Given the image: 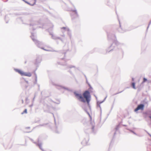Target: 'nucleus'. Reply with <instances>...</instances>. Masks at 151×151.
I'll return each mask as SVG.
<instances>
[{
	"mask_svg": "<svg viewBox=\"0 0 151 151\" xmlns=\"http://www.w3.org/2000/svg\"><path fill=\"white\" fill-rule=\"evenodd\" d=\"M74 94L76 98L79 101L83 103L86 102L88 105H89L91 100V96L89 91H85L82 95L76 92H74Z\"/></svg>",
	"mask_w": 151,
	"mask_h": 151,
	"instance_id": "nucleus-1",
	"label": "nucleus"
},
{
	"mask_svg": "<svg viewBox=\"0 0 151 151\" xmlns=\"http://www.w3.org/2000/svg\"><path fill=\"white\" fill-rule=\"evenodd\" d=\"M144 105L142 104H141L139 105L135 109L134 111H137L138 110H143L144 109Z\"/></svg>",
	"mask_w": 151,
	"mask_h": 151,
	"instance_id": "nucleus-2",
	"label": "nucleus"
},
{
	"mask_svg": "<svg viewBox=\"0 0 151 151\" xmlns=\"http://www.w3.org/2000/svg\"><path fill=\"white\" fill-rule=\"evenodd\" d=\"M15 71L21 75L22 76H24V72L22 70L18 69L15 70Z\"/></svg>",
	"mask_w": 151,
	"mask_h": 151,
	"instance_id": "nucleus-3",
	"label": "nucleus"
},
{
	"mask_svg": "<svg viewBox=\"0 0 151 151\" xmlns=\"http://www.w3.org/2000/svg\"><path fill=\"white\" fill-rule=\"evenodd\" d=\"M32 74L30 72L25 73L24 72V76H27L30 77L31 76Z\"/></svg>",
	"mask_w": 151,
	"mask_h": 151,
	"instance_id": "nucleus-4",
	"label": "nucleus"
},
{
	"mask_svg": "<svg viewBox=\"0 0 151 151\" xmlns=\"http://www.w3.org/2000/svg\"><path fill=\"white\" fill-rule=\"evenodd\" d=\"M132 88L134 89H135L136 88V87H135V83H132Z\"/></svg>",
	"mask_w": 151,
	"mask_h": 151,
	"instance_id": "nucleus-5",
	"label": "nucleus"
},
{
	"mask_svg": "<svg viewBox=\"0 0 151 151\" xmlns=\"http://www.w3.org/2000/svg\"><path fill=\"white\" fill-rule=\"evenodd\" d=\"M26 114L27 113V109H25L24 111H23V112L22 113V114Z\"/></svg>",
	"mask_w": 151,
	"mask_h": 151,
	"instance_id": "nucleus-6",
	"label": "nucleus"
},
{
	"mask_svg": "<svg viewBox=\"0 0 151 151\" xmlns=\"http://www.w3.org/2000/svg\"><path fill=\"white\" fill-rule=\"evenodd\" d=\"M147 81V79H146L145 78H144L143 81L142 82V83H144L146 82Z\"/></svg>",
	"mask_w": 151,
	"mask_h": 151,
	"instance_id": "nucleus-7",
	"label": "nucleus"
},
{
	"mask_svg": "<svg viewBox=\"0 0 151 151\" xmlns=\"http://www.w3.org/2000/svg\"><path fill=\"white\" fill-rule=\"evenodd\" d=\"M34 3L35 4L36 2V0H34Z\"/></svg>",
	"mask_w": 151,
	"mask_h": 151,
	"instance_id": "nucleus-8",
	"label": "nucleus"
},
{
	"mask_svg": "<svg viewBox=\"0 0 151 151\" xmlns=\"http://www.w3.org/2000/svg\"><path fill=\"white\" fill-rule=\"evenodd\" d=\"M62 29H65V27H63V28H62Z\"/></svg>",
	"mask_w": 151,
	"mask_h": 151,
	"instance_id": "nucleus-9",
	"label": "nucleus"
},
{
	"mask_svg": "<svg viewBox=\"0 0 151 151\" xmlns=\"http://www.w3.org/2000/svg\"><path fill=\"white\" fill-rule=\"evenodd\" d=\"M132 81H134V79H133V78L132 79Z\"/></svg>",
	"mask_w": 151,
	"mask_h": 151,
	"instance_id": "nucleus-10",
	"label": "nucleus"
},
{
	"mask_svg": "<svg viewBox=\"0 0 151 151\" xmlns=\"http://www.w3.org/2000/svg\"><path fill=\"white\" fill-rule=\"evenodd\" d=\"M150 118H151V116H150Z\"/></svg>",
	"mask_w": 151,
	"mask_h": 151,
	"instance_id": "nucleus-11",
	"label": "nucleus"
}]
</instances>
